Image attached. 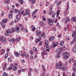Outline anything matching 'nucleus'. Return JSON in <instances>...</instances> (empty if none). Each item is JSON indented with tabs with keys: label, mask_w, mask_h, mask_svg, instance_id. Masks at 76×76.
<instances>
[{
	"label": "nucleus",
	"mask_w": 76,
	"mask_h": 76,
	"mask_svg": "<svg viewBox=\"0 0 76 76\" xmlns=\"http://www.w3.org/2000/svg\"><path fill=\"white\" fill-rule=\"evenodd\" d=\"M30 53L31 55H33V54H34V52H33V51L32 50H31Z\"/></svg>",
	"instance_id": "nucleus-42"
},
{
	"label": "nucleus",
	"mask_w": 76,
	"mask_h": 76,
	"mask_svg": "<svg viewBox=\"0 0 76 76\" xmlns=\"http://www.w3.org/2000/svg\"><path fill=\"white\" fill-rule=\"evenodd\" d=\"M59 65H56V68L57 69H61V66H63V63H61V62L60 61L59 62Z\"/></svg>",
	"instance_id": "nucleus-1"
},
{
	"label": "nucleus",
	"mask_w": 76,
	"mask_h": 76,
	"mask_svg": "<svg viewBox=\"0 0 76 76\" xmlns=\"http://www.w3.org/2000/svg\"><path fill=\"white\" fill-rule=\"evenodd\" d=\"M74 66H76V60L74 62Z\"/></svg>",
	"instance_id": "nucleus-54"
},
{
	"label": "nucleus",
	"mask_w": 76,
	"mask_h": 76,
	"mask_svg": "<svg viewBox=\"0 0 76 76\" xmlns=\"http://www.w3.org/2000/svg\"><path fill=\"white\" fill-rule=\"evenodd\" d=\"M55 38V37L53 36L52 37H50V38L49 39V41H51L52 40H54V39Z\"/></svg>",
	"instance_id": "nucleus-10"
},
{
	"label": "nucleus",
	"mask_w": 76,
	"mask_h": 76,
	"mask_svg": "<svg viewBox=\"0 0 76 76\" xmlns=\"http://www.w3.org/2000/svg\"><path fill=\"white\" fill-rule=\"evenodd\" d=\"M70 21V19H69V17H67L66 18V20H65V23H67V22H69Z\"/></svg>",
	"instance_id": "nucleus-6"
},
{
	"label": "nucleus",
	"mask_w": 76,
	"mask_h": 76,
	"mask_svg": "<svg viewBox=\"0 0 76 76\" xmlns=\"http://www.w3.org/2000/svg\"><path fill=\"white\" fill-rule=\"evenodd\" d=\"M54 21V19L52 20L51 19H49L48 20V23L50 25H52L53 24Z\"/></svg>",
	"instance_id": "nucleus-2"
},
{
	"label": "nucleus",
	"mask_w": 76,
	"mask_h": 76,
	"mask_svg": "<svg viewBox=\"0 0 76 76\" xmlns=\"http://www.w3.org/2000/svg\"><path fill=\"white\" fill-rule=\"evenodd\" d=\"M60 3H61V1L59 2H58L56 4V5L57 6H60Z\"/></svg>",
	"instance_id": "nucleus-33"
},
{
	"label": "nucleus",
	"mask_w": 76,
	"mask_h": 76,
	"mask_svg": "<svg viewBox=\"0 0 76 76\" xmlns=\"http://www.w3.org/2000/svg\"><path fill=\"white\" fill-rule=\"evenodd\" d=\"M58 43L57 42H56L55 44H54V42H52V44L51 45L52 47H53L55 48L58 45Z\"/></svg>",
	"instance_id": "nucleus-4"
},
{
	"label": "nucleus",
	"mask_w": 76,
	"mask_h": 76,
	"mask_svg": "<svg viewBox=\"0 0 76 76\" xmlns=\"http://www.w3.org/2000/svg\"><path fill=\"white\" fill-rule=\"evenodd\" d=\"M18 53H19L18 52L14 53L15 56L16 57H18V56H19V54H18Z\"/></svg>",
	"instance_id": "nucleus-20"
},
{
	"label": "nucleus",
	"mask_w": 76,
	"mask_h": 76,
	"mask_svg": "<svg viewBox=\"0 0 76 76\" xmlns=\"http://www.w3.org/2000/svg\"><path fill=\"white\" fill-rule=\"evenodd\" d=\"M37 31H39V27H37Z\"/></svg>",
	"instance_id": "nucleus-56"
},
{
	"label": "nucleus",
	"mask_w": 76,
	"mask_h": 76,
	"mask_svg": "<svg viewBox=\"0 0 76 76\" xmlns=\"http://www.w3.org/2000/svg\"><path fill=\"white\" fill-rule=\"evenodd\" d=\"M41 32L40 31H39V32L38 31H36V34L37 35H38L39 34H41Z\"/></svg>",
	"instance_id": "nucleus-25"
},
{
	"label": "nucleus",
	"mask_w": 76,
	"mask_h": 76,
	"mask_svg": "<svg viewBox=\"0 0 76 76\" xmlns=\"http://www.w3.org/2000/svg\"><path fill=\"white\" fill-rule=\"evenodd\" d=\"M25 57H26V58H28L29 57V56L28 55V54H26V55L25 56Z\"/></svg>",
	"instance_id": "nucleus-41"
},
{
	"label": "nucleus",
	"mask_w": 76,
	"mask_h": 76,
	"mask_svg": "<svg viewBox=\"0 0 76 76\" xmlns=\"http://www.w3.org/2000/svg\"><path fill=\"white\" fill-rule=\"evenodd\" d=\"M61 69L62 70H63V71H66V70H67V68L64 66H62Z\"/></svg>",
	"instance_id": "nucleus-9"
},
{
	"label": "nucleus",
	"mask_w": 76,
	"mask_h": 76,
	"mask_svg": "<svg viewBox=\"0 0 76 76\" xmlns=\"http://www.w3.org/2000/svg\"><path fill=\"white\" fill-rule=\"evenodd\" d=\"M19 21V18H17L15 20V23H17V22H18V21Z\"/></svg>",
	"instance_id": "nucleus-31"
},
{
	"label": "nucleus",
	"mask_w": 76,
	"mask_h": 76,
	"mask_svg": "<svg viewBox=\"0 0 76 76\" xmlns=\"http://www.w3.org/2000/svg\"><path fill=\"white\" fill-rule=\"evenodd\" d=\"M67 52H65V53H63L62 54V56L64 57L67 56H67Z\"/></svg>",
	"instance_id": "nucleus-19"
},
{
	"label": "nucleus",
	"mask_w": 76,
	"mask_h": 76,
	"mask_svg": "<svg viewBox=\"0 0 76 76\" xmlns=\"http://www.w3.org/2000/svg\"><path fill=\"white\" fill-rule=\"evenodd\" d=\"M20 39V37H18L16 39V41H17V42H19Z\"/></svg>",
	"instance_id": "nucleus-30"
},
{
	"label": "nucleus",
	"mask_w": 76,
	"mask_h": 76,
	"mask_svg": "<svg viewBox=\"0 0 76 76\" xmlns=\"http://www.w3.org/2000/svg\"><path fill=\"white\" fill-rule=\"evenodd\" d=\"M4 2L6 3V4H9L10 2V1H9V0H6V1H4Z\"/></svg>",
	"instance_id": "nucleus-26"
},
{
	"label": "nucleus",
	"mask_w": 76,
	"mask_h": 76,
	"mask_svg": "<svg viewBox=\"0 0 76 76\" xmlns=\"http://www.w3.org/2000/svg\"><path fill=\"white\" fill-rule=\"evenodd\" d=\"M38 10L36 9L34 12L35 13H37V12H38Z\"/></svg>",
	"instance_id": "nucleus-51"
},
{
	"label": "nucleus",
	"mask_w": 76,
	"mask_h": 76,
	"mask_svg": "<svg viewBox=\"0 0 76 76\" xmlns=\"http://www.w3.org/2000/svg\"><path fill=\"white\" fill-rule=\"evenodd\" d=\"M29 1L30 2H31L33 4L36 2V0H29Z\"/></svg>",
	"instance_id": "nucleus-13"
},
{
	"label": "nucleus",
	"mask_w": 76,
	"mask_h": 76,
	"mask_svg": "<svg viewBox=\"0 0 76 76\" xmlns=\"http://www.w3.org/2000/svg\"><path fill=\"white\" fill-rule=\"evenodd\" d=\"M4 12H2V14L1 15V16L2 17L3 16H4Z\"/></svg>",
	"instance_id": "nucleus-52"
},
{
	"label": "nucleus",
	"mask_w": 76,
	"mask_h": 76,
	"mask_svg": "<svg viewBox=\"0 0 76 76\" xmlns=\"http://www.w3.org/2000/svg\"><path fill=\"white\" fill-rule=\"evenodd\" d=\"M15 5L16 6H19V4H18L17 3L15 4Z\"/></svg>",
	"instance_id": "nucleus-62"
},
{
	"label": "nucleus",
	"mask_w": 76,
	"mask_h": 76,
	"mask_svg": "<svg viewBox=\"0 0 76 76\" xmlns=\"http://www.w3.org/2000/svg\"><path fill=\"white\" fill-rule=\"evenodd\" d=\"M11 30L12 32H15V28H11Z\"/></svg>",
	"instance_id": "nucleus-27"
},
{
	"label": "nucleus",
	"mask_w": 76,
	"mask_h": 76,
	"mask_svg": "<svg viewBox=\"0 0 76 76\" xmlns=\"http://www.w3.org/2000/svg\"><path fill=\"white\" fill-rule=\"evenodd\" d=\"M72 50H73V52H74V53H76V48H72Z\"/></svg>",
	"instance_id": "nucleus-34"
},
{
	"label": "nucleus",
	"mask_w": 76,
	"mask_h": 76,
	"mask_svg": "<svg viewBox=\"0 0 76 76\" xmlns=\"http://www.w3.org/2000/svg\"><path fill=\"white\" fill-rule=\"evenodd\" d=\"M63 58H64L66 60H67V59L68 58V57H67V56H64V57Z\"/></svg>",
	"instance_id": "nucleus-39"
},
{
	"label": "nucleus",
	"mask_w": 76,
	"mask_h": 76,
	"mask_svg": "<svg viewBox=\"0 0 76 76\" xmlns=\"http://www.w3.org/2000/svg\"><path fill=\"white\" fill-rule=\"evenodd\" d=\"M8 17L9 18L11 19V18H13V15L11 13L9 14L8 15Z\"/></svg>",
	"instance_id": "nucleus-18"
},
{
	"label": "nucleus",
	"mask_w": 76,
	"mask_h": 76,
	"mask_svg": "<svg viewBox=\"0 0 76 76\" xmlns=\"http://www.w3.org/2000/svg\"><path fill=\"white\" fill-rule=\"evenodd\" d=\"M8 55H9V54L8 53H6L5 56V59H6L8 57Z\"/></svg>",
	"instance_id": "nucleus-28"
},
{
	"label": "nucleus",
	"mask_w": 76,
	"mask_h": 76,
	"mask_svg": "<svg viewBox=\"0 0 76 76\" xmlns=\"http://www.w3.org/2000/svg\"><path fill=\"white\" fill-rule=\"evenodd\" d=\"M3 22H3V23H7V22L8 21V20L7 19H4L3 20Z\"/></svg>",
	"instance_id": "nucleus-15"
},
{
	"label": "nucleus",
	"mask_w": 76,
	"mask_h": 76,
	"mask_svg": "<svg viewBox=\"0 0 76 76\" xmlns=\"http://www.w3.org/2000/svg\"><path fill=\"white\" fill-rule=\"evenodd\" d=\"M42 41H41L39 43V45H42Z\"/></svg>",
	"instance_id": "nucleus-49"
},
{
	"label": "nucleus",
	"mask_w": 76,
	"mask_h": 76,
	"mask_svg": "<svg viewBox=\"0 0 76 76\" xmlns=\"http://www.w3.org/2000/svg\"><path fill=\"white\" fill-rule=\"evenodd\" d=\"M0 41H1L2 43H7V42L6 39H5V38L3 37H1L0 38Z\"/></svg>",
	"instance_id": "nucleus-3"
},
{
	"label": "nucleus",
	"mask_w": 76,
	"mask_h": 76,
	"mask_svg": "<svg viewBox=\"0 0 76 76\" xmlns=\"http://www.w3.org/2000/svg\"><path fill=\"white\" fill-rule=\"evenodd\" d=\"M33 50L34 51H36L37 53H38V50H37V49L36 47H34L33 48Z\"/></svg>",
	"instance_id": "nucleus-17"
},
{
	"label": "nucleus",
	"mask_w": 76,
	"mask_h": 76,
	"mask_svg": "<svg viewBox=\"0 0 76 76\" xmlns=\"http://www.w3.org/2000/svg\"><path fill=\"white\" fill-rule=\"evenodd\" d=\"M60 53L59 52L58 54H57L56 57V58H59L60 57Z\"/></svg>",
	"instance_id": "nucleus-8"
},
{
	"label": "nucleus",
	"mask_w": 76,
	"mask_h": 76,
	"mask_svg": "<svg viewBox=\"0 0 76 76\" xmlns=\"http://www.w3.org/2000/svg\"><path fill=\"white\" fill-rule=\"evenodd\" d=\"M42 34H40L39 35V39L41 40V38L42 37Z\"/></svg>",
	"instance_id": "nucleus-37"
},
{
	"label": "nucleus",
	"mask_w": 76,
	"mask_h": 76,
	"mask_svg": "<svg viewBox=\"0 0 76 76\" xmlns=\"http://www.w3.org/2000/svg\"><path fill=\"white\" fill-rule=\"evenodd\" d=\"M72 76H75V73L73 72L72 73Z\"/></svg>",
	"instance_id": "nucleus-57"
},
{
	"label": "nucleus",
	"mask_w": 76,
	"mask_h": 76,
	"mask_svg": "<svg viewBox=\"0 0 76 76\" xmlns=\"http://www.w3.org/2000/svg\"><path fill=\"white\" fill-rule=\"evenodd\" d=\"M40 23L42 26H43L44 25V22H41Z\"/></svg>",
	"instance_id": "nucleus-47"
},
{
	"label": "nucleus",
	"mask_w": 76,
	"mask_h": 76,
	"mask_svg": "<svg viewBox=\"0 0 76 76\" xmlns=\"http://www.w3.org/2000/svg\"><path fill=\"white\" fill-rule=\"evenodd\" d=\"M12 67L10 66V67H9L8 69H7V70H12Z\"/></svg>",
	"instance_id": "nucleus-38"
},
{
	"label": "nucleus",
	"mask_w": 76,
	"mask_h": 76,
	"mask_svg": "<svg viewBox=\"0 0 76 76\" xmlns=\"http://www.w3.org/2000/svg\"><path fill=\"white\" fill-rule=\"evenodd\" d=\"M59 50H60V49L58 48V49H57L56 50V53H58V52H59Z\"/></svg>",
	"instance_id": "nucleus-44"
},
{
	"label": "nucleus",
	"mask_w": 76,
	"mask_h": 76,
	"mask_svg": "<svg viewBox=\"0 0 76 76\" xmlns=\"http://www.w3.org/2000/svg\"><path fill=\"white\" fill-rule=\"evenodd\" d=\"M69 6H67V7H66V11H67V10H68L69 9Z\"/></svg>",
	"instance_id": "nucleus-45"
},
{
	"label": "nucleus",
	"mask_w": 76,
	"mask_h": 76,
	"mask_svg": "<svg viewBox=\"0 0 76 76\" xmlns=\"http://www.w3.org/2000/svg\"><path fill=\"white\" fill-rule=\"evenodd\" d=\"M8 61L9 62L11 61H12V59H11V58H9L8 60Z\"/></svg>",
	"instance_id": "nucleus-48"
},
{
	"label": "nucleus",
	"mask_w": 76,
	"mask_h": 76,
	"mask_svg": "<svg viewBox=\"0 0 76 76\" xmlns=\"http://www.w3.org/2000/svg\"><path fill=\"white\" fill-rule=\"evenodd\" d=\"M28 76H31V73L29 72L28 74Z\"/></svg>",
	"instance_id": "nucleus-60"
},
{
	"label": "nucleus",
	"mask_w": 76,
	"mask_h": 76,
	"mask_svg": "<svg viewBox=\"0 0 76 76\" xmlns=\"http://www.w3.org/2000/svg\"><path fill=\"white\" fill-rule=\"evenodd\" d=\"M10 51V49L8 48L7 49V53H9V52Z\"/></svg>",
	"instance_id": "nucleus-58"
},
{
	"label": "nucleus",
	"mask_w": 76,
	"mask_h": 76,
	"mask_svg": "<svg viewBox=\"0 0 76 76\" xmlns=\"http://www.w3.org/2000/svg\"><path fill=\"white\" fill-rule=\"evenodd\" d=\"M60 10H58V11H57V14H59L60 13Z\"/></svg>",
	"instance_id": "nucleus-59"
},
{
	"label": "nucleus",
	"mask_w": 76,
	"mask_h": 76,
	"mask_svg": "<svg viewBox=\"0 0 76 76\" xmlns=\"http://www.w3.org/2000/svg\"><path fill=\"white\" fill-rule=\"evenodd\" d=\"M19 25H20V27L21 28V30L23 31V29H24V27H23L22 24H19Z\"/></svg>",
	"instance_id": "nucleus-11"
},
{
	"label": "nucleus",
	"mask_w": 76,
	"mask_h": 76,
	"mask_svg": "<svg viewBox=\"0 0 76 76\" xmlns=\"http://www.w3.org/2000/svg\"><path fill=\"white\" fill-rule=\"evenodd\" d=\"M21 72L22 71L20 69H19L18 71V73H21Z\"/></svg>",
	"instance_id": "nucleus-40"
},
{
	"label": "nucleus",
	"mask_w": 76,
	"mask_h": 76,
	"mask_svg": "<svg viewBox=\"0 0 76 76\" xmlns=\"http://www.w3.org/2000/svg\"><path fill=\"white\" fill-rule=\"evenodd\" d=\"M19 53L20 55V56H22V53L21 51H20L19 52Z\"/></svg>",
	"instance_id": "nucleus-50"
},
{
	"label": "nucleus",
	"mask_w": 76,
	"mask_h": 76,
	"mask_svg": "<svg viewBox=\"0 0 76 76\" xmlns=\"http://www.w3.org/2000/svg\"><path fill=\"white\" fill-rule=\"evenodd\" d=\"M16 31L17 32H19L20 30H19V28L18 27L16 28Z\"/></svg>",
	"instance_id": "nucleus-23"
},
{
	"label": "nucleus",
	"mask_w": 76,
	"mask_h": 76,
	"mask_svg": "<svg viewBox=\"0 0 76 76\" xmlns=\"http://www.w3.org/2000/svg\"><path fill=\"white\" fill-rule=\"evenodd\" d=\"M24 31L26 32H28V30H27V29H25Z\"/></svg>",
	"instance_id": "nucleus-63"
},
{
	"label": "nucleus",
	"mask_w": 76,
	"mask_h": 76,
	"mask_svg": "<svg viewBox=\"0 0 76 76\" xmlns=\"http://www.w3.org/2000/svg\"><path fill=\"white\" fill-rule=\"evenodd\" d=\"M0 24L1 25H2L3 28H5V26L4 25V24H3V22H1Z\"/></svg>",
	"instance_id": "nucleus-22"
},
{
	"label": "nucleus",
	"mask_w": 76,
	"mask_h": 76,
	"mask_svg": "<svg viewBox=\"0 0 76 76\" xmlns=\"http://www.w3.org/2000/svg\"><path fill=\"white\" fill-rule=\"evenodd\" d=\"M15 67L14 66L13 68V70H16V69L18 68V64H17V63L15 64Z\"/></svg>",
	"instance_id": "nucleus-7"
},
{
	"label": "nucleus",
	"mask_w": 76,
	"mask_h": 76,
	"mask_svg": "<svg viewBox=\"0 0 76 76\" xmlns=\"http://www.w3.org/2000/svg\"><path fill=\"white\" fill-rule=\"evenodd\" d=\"M15 41V39L12 38L11 39V42H14Z\"/></svg>",
	"instance_id": "nucleus-35"
},
{
	"label": "nucleus",
	"mask_w": 76,
	"mask_h": 76,
	"mask_svg": "<svg viewBox=\"0 0 76 76\" xmlns=\"http://www.w3.org/2000/svg\"><path fill=\"white\" fill-rule=\"evenodd\" d=\"M76 17H73L72 18V21H73V22H76Z\"/></svg>",
	"instance_id": "nucleus-16"
},
{
	"label": "nucleus",
	"mask_w": 76,
	"mask_h": 76,
	"mask_svg": "<svg viewBox=\"0 0 76 76\" xmlns=\"http://www.w3.org/2000/svg\"><path fill=\"white\" fill-rule=\"evenodd\" d=\"M8 75L6 73V72H4L3 74V76H8Z\"/></svg>",
	"instance_id": "nucleus-29"
},
{
	"label": "nucleus",
	"mask_w": 76,
	"mask_h": 76,
	"mask_svg": "<svg viewBox=\"0 0 76 76\" xmlns=\"http://www.w3.org/2000/svg\"><path fill=\"white\" fill-rule=\"evenodd\" d=\"M10 29H8L6 31V32L5 33V35H7V36H8V35H9V34H10V32L11 33L12 32L11 31H10Z\"/></svg>",
	"instance_id": "nucleus-5"
},
{
	"label": "nucleus",
	"mask_w": 76,
	"mask_h": 76,
	"mask_svg": "<svg viewBox=\"0 0 76 76\" xmlns=\"http://www.w3.org/2000/svg\"><path fill=\"white\" fill-rule=\"evenodd\" d=\"M13 24V21H12L11 23V25H12Z\"/></svg>",
	"instance_id": "nucleus-64"
},
{
	"label": "nucleus",
	"mask_w": 76,
	"mask_h": 76,
	"mask_svg": "<svg viewBox=\"0 0 76 76\" xmlns=\"http://www.w3.org/2000/svg\"><path fill=\"white\" fill-rule=\"evenodd\" d=\"M45 33L42 34V37H45Z\"/></svg>",
	"instance_id": "nucleus-61"
},
{
	"label": "nucleus",
	"mask_w": 76,
	"mask_h": 76,
	"mask_svg": "<svg viewBox=\"0 0 76 76\" xmlns=\"http://www.w3.org/2000/svg\"><path fill=\"white\" fill-rule=\"evenodd\" d=\"M34 70L36 72H37V73H38V70H37L35 68H34Z\"/></svg>",
	"instance_id": "nucleus-53"
},
{
	"label": "nucleus",
	"mask_w": 76,
	"mask_h": 76,
	"mask_svg": "<svg viewBox=\"0 0 76 76\" xmlns=\"http://www.w3.org/2000/svg\"><path fill=\"white\" fill-rule=\"evenodd\" d=\"M53 12V11H50L49 12V15H51V13H52V12Z\"/></svg>",
	"instance_id": "nucleus-46"
},
{
	"label": "nucleus",
	"mask_w": 76,
	"mask_h": 76,
	"mask_svg": "<svg viewBox=\"0 0 76 76\" xmlns=\"http://www.w3.org/2000/svg\"><path fill=\"white\" fill-rule=\"evenodd\" d=\"M49 44L48 43V41L47 40L45 41V45H48V44Z\"/></svg>",
	"instance_id": "nucleus-21"
},
{
	"label": "nucleus",
	"mask_w": 76,
	"mask_h": 76,
	"mask_svg": "<svg viewBox=\"0 0 76 76\" xmlns=\"http://www.w3.org/2000/svg\"><path fill=\"white\" fill-rule=\"evenodd\" d=\"M55 13H54L53 14V15H52V18H54L55 17Z\"/></svg>",
	"instance_id": "nucleus-55"
},
{
	"label": "nucleus",
	"mask_w": 76,
	"mask_h": 76,
	"mask_svg": "<svg viewBox=\"0 0 76 76\" xmlns=\"http://www.w3.org/2000/svg\"><path fill=\"white\" fill-rule=\"evenodd\" d=\"M18 15H20H20H21V14H20V10H19L18 11Z\"/></svg>",
	"instance_id": "nucleus-43"
},
{
	"label": "nucleus",
	"mask_w": 76,
	"mask_h": 76,
	"mask_svg": "<svg viewBox=\"0 0 76 76\" xmlns=\"http://www.w3.org/2000/svg\"><path fill=\"white\" fill-rule=\"evenodd\" d=\"M41 41V40H40L39 39H37L35 41V42L36 44H38V42H40Z\"/></svg>",
	"instance_id": "nucleus-14"
},
{
	"label": "nucleus",
	"mask_w": 76,
	"mask_h": 76,
	"mask_svg": "<svg viewBox=\"0 0 76 76\" xmlns=\"http://www.w3.org/2000/svg\"><path fill=\"white\" fill-rule=\"evenodd\" d=\"M64 45V42L63 40L61 41V44H60V45L61 46H62Z\"/></svg>",
	"instance_id": "nucleus-24"
},
{
	"label": "nucleus",
	"mask_w": 76,
	"mask_h": 76,
	"mask_svg": "<svg viewBox=\"0 0 76 76\" xmlns=\"http://www.w3.org/2000/svg\"><path fill=\"white\" fill-rule=\"evenodd\" d=\"M26 55V53L23 52V53L22 54V55L21 56H23V57H24V56H25Z\"/></svg>",
	"instance_id": "nucleus-36"
},
{
	"label": "nucleus",
	"mask_w": 76,
	"mask_h": 76,
	"mask_svg": "<svg viewBox=\"0 0 76 76\" xmlns=\"http://www.w3.org/2000/svg\"><path fill=\"white\" fill-rule=\"evenodd\" d=\"M26 13L27 15H29V13H30V11L28 10V9H27L26 10Z\"/></svg>",
	"instance_id": "nucleus-12"
},
{
	"label": "nucleus",
	"mask_w": 76,
	"mask_h": 76,
	"mask_svg": "<svg viewBox=\"0 0 76 76\" xmlns=\"http://www.w3.org/2000/svg\"><path fill=\"white\" fill-rule=\"evenodd\" d=\"M6 65H5L3 67V70H6Z\"/></svg>",
	"instance_id": "nucleus-32"
}]
</instances>
